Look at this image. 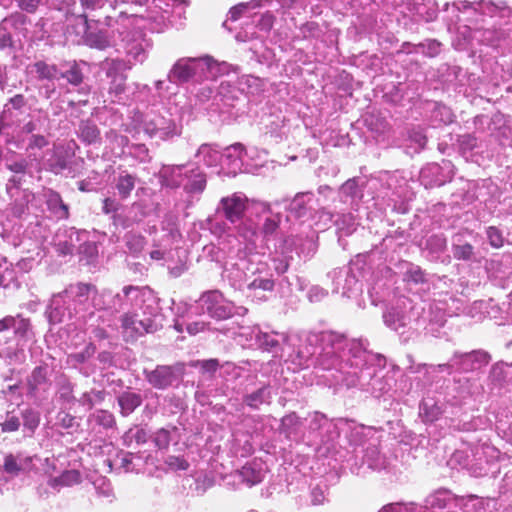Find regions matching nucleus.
<instances>
[{
  "label": "nucleus",
  "mask_w": 512,
  "mask_h": 512,
  "mask_svg": "<svg viewBox=\"0 0 512 512\" xmlns=\"http://www.w3.org/2000/svg\"><path fill=\"white\" fill-rule=\"evenodd\" d=\"M367 352L360 340L347 339L335 332L309 334L296 352L295 363L300 367L333 371L338 381L347 387L359 386L364 390H381L377 387V370L366 365Z\"/></svg>",
  "instance_id": "1"
},
{
  "label": "nucleus",
  "mask_w": 512,
  "mask_h": 512,
  "mask_svg": "<svg viewBox=\"0 0 512 512\" xmlns=\"http://www.w3.org/2000/svg\"><path fill=\"white\" fill-rule=\"evenodd\" d=\"M197 303L202 314H207L216 320L227 319L234 313L244 314L247 312L244 307H239V311H236V307L217 290L203 293Z\"/></svg>",
  "instance_id": "2"
},
{
  "label": "nucleus",
  "mask_w": 512,
  "mask_h": 512,
  "mask_svg": "<svg viewBox=\"0 0 512 512\" xmlns=\"http://www.w3.org/2000/svg\"><path fill=\"white\" fill-rule=\"evenodd\" d=\"M142 127L149 137H158L161 140H168L180 134V128L173 119L157 114L147 115Z\"/></svg>",
  "instance_id": "3"
},
{
  "label": "nucleus",
  "mask_w": 512,
  "mask_h": 512,
  "mask_svg": "<svg viewBox=\"0 0 512 512\" xmlns=\"http://www.w3.org/2000/svg\"><path fill=\"white\" fill-rule=\"evenodd\" d=\"M248 198L243 193H233L220 199L217 213H222L227 221L235 224L242 220L247 208Z\"/></svg>",
  "instance_id": "4"
},
{
  "label": "nucleus",
  "mask_w": 512,
  "mask_h": 512,
  "mask_svg": "<svg viewBox=\"0 0 512 512\" xmlns=\"http://www.w3.org/2000/svg\"><path fill=\"white\" fill-rule=\"evenodd\" d=\"M489 361V354L482 350H476L469 353L456 352L451 359V366H457L462 372H469L487 365ZM439 367L448 368L450 367V364H440Z\"/></svg>",
  "instance_id": "5"
},
{
  "label": "nucleus",
  "mask_w": 512,
  "mask_h": 512,
  "mask_svg": "<svg viewBox=\"0 0 512 512\" xmlns=\"http://www.w3.org/2000/svg\"><path fill=\"white\" fill-rule=\"evenodd\" d=\"M64 291L76 315L90 310L93 285L77 283L69 285Z\"/></svg>",
  "instance_id": "6"
},
{
  "label": "nucleus",
  "mask_w": 512,
  "mask_h": 512,
  "mask_svg": "<svg viewBox=\"0 0 512 512\" xmlns=\"http://www.w3.org/2000/svg\"><path fill=\"white\" fill-rule=\"evenodd\" d=\"M195 79H214L227 71L225 62L219 63L209 55L191 57Z\"/></svg>",
  "instance_id": "7"
},
{
  "label": "nucleus",
  "mask_w": 512,
  "mask_h": 512,
  "mask_svg": "<svg viewBox=\"0 0 512 512\" xmlns=\"http://www.w3.org/2000/svg\"><path fill=\"white\" fill-rule=\"evenodd\" d=\"M121 321L123 334L127 340H134L144 333H152L159 328V324L153 319L138 320L135 315L130 314L123 315Z\"/></svg>",
  "instance_id": "8"
},
{
  "label": "nucleus",
  "mask_w": 512,
  "mask_h": 512,
  "mask_svg": "<svg viewBox=\"0 0 512 512\" xmlns=\"http://www.w3.org/2000/svg\"><path fill=\"white\" fill-rule=\"evenodd\" d=\"M46 315L50 323L57 324L65 320V318H72L76 314L73 311L71 303L65 294V291L54 294L47 307Z\"/></svg>",
  "instance_id": "9"
},
{
  "label": "nucleus",
  "mask_w": 512,
  "mask_h": 512,
  "mask_svg": "<svg viewBox=\"0 0 512 512\" xmlns=\"http://www.w3.org/2000/svg\"><path fill=\"white\" fill-rule=\"evenodd\" d=\"M420 177L425 186H442L452 177V165L449 161H443V166L429 164L421 170Z\"/></svg>",
  "instance_id": "10"
},
{
  "label": "nucleus",
  "mask_w": 512,
  "mask_h": 512,
  "mask_svg": "<svg viewBox=\"0 0 512 512\" xmlns=\"http://www.w3.org/2000/svg\"><path fill=\"white\" fill-rule=\"evenodd\" d=\"M66 21L68 23L66 34L73 42L80 43L84 41L88 34V21L84 13H76L72 9L66 11Z\"/></svg>",
  "instance_id": "11"
},
{
  "label": "nucleus",
  "mask_w": 512,
  "mask_h": 512,
  "mask_svg": "<svg viewBox=\"0 0 512 512\" xmlns=\"http://www.w3.org/2000/svg\"><path fill=\"white\" fill-rule=\"evenodd\" d=\"M33 458L23 453L7 454L4 457L3 471L12 477L31 470Z\"/></svg>",
  "instance_id": "12"
},
{
  "label": "nucleus",
  "mask_w": 512,
  "mask_h": 512,
  "mask_svg": "<svg viewBox=\"0 0 512 512\" xmlns=\"http://www.w3.org/2000/svg\"><path fill=\"white\" fill-rule=\"evenodd\" d=\"M195 79V71L191 57L178 59L168 73V80L171 83H187Z\"/></svg>",
  "instance_id": "13"
},
{
  "label": "nucleus",
  "mask_w": 512,
  "mask_h": 512,
  "mask_svg": "<svg viewBox=\"0 0 512 512\" xmlns=\"http://www.w3.org/2000/svg\"><path fill=\"white\" fill-rule=\"evenodd\" d=\"M260 273L261 268L248 265L247 261L242 260L229 270L228 277L234 287L241 289L244 284H247L250 278Z\"/></svg>",
  "instance_id": "14"
},
{
  "label": "nucleus",
  "mask_w": 512,
  "mask_h": 512,
  "mask_svg": "<svg viewBox=\"0 0 512 512\" xmlns=\"http://www.w3.org/2000/svg\"><path fill=\"white\" fill-rule=\"evenodd\" d=\"M123 42H125L124 48L126 53L135 61L143 62L145 60L146 49L149 47V43L142 38L140 33L136 32L131 35L127 32Z\"/></svg>",
  "instance_id": "15"
},
{
  "label": "nucleus",
  "mask_w": 512,
  "mask_h": 512,
  "mask_svg": "<svg viewBox=\"0 0 512 512\" xmlns=\"http://www.w3.org/2000/svg\"><path fill=\"white\" fill-rule=\"evenodd\" d=\"M240 336H244L247 341L252 342L258 348L271 350L278 345L277 339L271 334L263 333L258 327L241 328Z\"/></svg>",
  "instance_id": "16"
},
{
  "label": "nucleus",
  "mask_w": 512,
  "mask_h": 512,
  "mask_svg": "<svg viewBox=\"0 0 512 512\" xmlns=\"http://www.w3.org/2000/svg\"><path fill=\"white\" fill-rule=\"evenodd\" d=\"M237 473L244 483L253 486L264 479L266 467L261 460H252L246 463Z\"/></svg>",
  "instance_id": "17"
},
{
  "label": "nucleus",
  "mask_w": 512,
  "mask_h": 512,
  "mask_svg": "<svg viewBox=\"0 0 512 512\" xmlns=\"http://www.w3.org/2000/svg\"><path fill=\"white\" fill-rule=\"evenodd\" d=\"M452 7L457 11H464L466 9H473L475 12H479L481 14L494 16L498 11L505 10L506 7L499 6L490 1H479V2H467V1H458L452 4Z\"/></svg>",
  "instance_id": "18"
},
{
  "label": "nucleus",
  "mask_w": 512,
  "mask_h": 512,
  "mask_svg": "<svg viewBox=\"0 0 512 512\" xmlns=\"http://www.w3.org/2000/svg\"><path fill=\"white\" fill-rule=\"evenodd\" d=\"M83 234L75 228L64 230L63 236L66 238L64 240L61 239V234H57L58 242L55 244L57 252L63 256L71 255Z\"/></svg>",
  "instance_id": "19"
},
{
  "label": "nucleus",
  "mask_w": 512,
  "mask_h": 512,
  "mask_svg": "<svg viewBox=\"0 0 512 512\" xmlns=\"http://www.w3.org/2000/svg\"><path fill=\"white\" fill-rule=\"evenodd\" d=\"M148 382L158 389H164L174 381V374L170 366H158L147 376Z\"/></svg>",
  "instance_id": "20"
},
{
  "label": "nucleus",
  "mask_w": 512,
  "mask_h": 512,
  "mask_svg": "<svg viewBox=\"0 0 512 512\" xmlns=\"http://www.w3.org/2000/svg\"><path fill=\"white\" fill-rule=\"evenodd\" d=\"M410 10L425 21H431L437 16V4L434 0H413Z\"/></svg>",
  "instance_id": "21"
},
{
  "label": "nucleus",
  "mask_w": 512,
  "mask_h": 512,
  "mask_svg": "<svg viewBox=\"0 0 512 512\" xmlns=\"http://www.w3.org/2000/svg\"><path fill=\"white\" fill-rule=\"evenodd\" d=\"M244 153V146L240 143H235L227 147L222 154V160L227 161L231 168V172L236 173L241 169L242 155Z\"/></svg>",
  "instance_id": "22"
},
{
  "label": "nucleus",
  "mask_w": 512,
  "mask_h": 512,
  "mask_svg": "<svg viewBox=\"0 0 512 512\" xmlns=\"http://www.w3.org/2000/svg\"><path fill=\"white\" fill-rule=\"evenodd\" d=\"M184 166H167L161 170V176L166 186L177 188L183 184L187 174L183 173Z\"/></svg>",
  "instance_id": "23"
},
{
  "label": "nucleus",
  "mask_w": 512,
  "mask_h": 512,
  "mask_svg": "<svg viewBox=\"0 0 512 512\" xmlns=\"http://www.w3.org/2000/svg\"><path fill=\"white\" fill-rule=\"evenodd\" d=\"M196 157L208 167H215L222 161V154L210 144H202L197 150Z\"/></svg>",
  "instance_id": "24"
},
{
  "label": "nucleus",
  "mask_w": 512,
  "mask_h": 512,
  "mask_svg": "<svg viewBox=\"0 0 512 512\" xmlns=\"http://www.w3.org/2000/svg\"><path fill=\"white\" fill-rule=\"evenodd\" d=\"M313 195L311 193H298L290 202L288 210L296 218H303L307 215Z\"/></svg>",
  "instance_id": "25"
},
{
  "label": "nucleus",
  "mask_w": 512,
  "mask_h": 512,
  "mask_svg": "<svg viewBox=\"0 0 512 512\" xmlns=\"http://www.w3.org/2000/svg\"><path fill=\"white\" fill-rule=\"evenodd\" d=\"M142 403L140 394L134 392H123L118 396V404L120 412L123 416H128Z\"/></svg>",
  "instance_id": "26"
},
{
  "label": "nucleus",
  "mask_w": 512,
  "mask_h": 512,
  "mask_svg": "<svg viewBox=\"0 0 512 512\" xmlns=\"http://www.w3.org/2000/svg\"><path fill=\"white\" fill-rule=\"evenodd\" d=\"M112 299V295L108 291L99 292L95 286H93V293L91 296V305L90 309L93 308L95 310H103L110 309L111 306L108 304V300ZM114 301H121L122 296L120 294H116L113 296Z\"/></svg>",
  "instance_id": "27"
},
{
  "label": "nucleus",
  "mask_w": 512,
  "mask_h": 512,
  "mask_svg": "<svg viewBox=\"0 0 512 512\" xmlns=\"http://www.w3.org/2000/svg\"><path fill=\"white\" fill-rule=\"evenodd\" d=\"M301 426L302 421L295 413L288 414L281 420V431L287 438L297 437L300 433Z\"/></svg>",
  "instance_id": "28"
},
{
  "label": "nucleus",
  "mask_w": 512,
  "mask_h": 512,
  "mask_svg": "<svg viewBox=\"0 0 512 512\" xmlns=\"http://www.w3.org/2000/svg\"><path fill=\"white\" fill-rule=\"evenodd\" d=\"M136 184V176L129 174L127 172H123L119 174L116 180V189L119 196L122 199H126L130 196L131 192L134 190Z\"/></svg>",
  "instance_id": "29"
},
{
  "label": "nucleus",
  "mask_w": 512,
  "mask_h": 512,
  "mask_svg": "<svg viewBox=\"0 0 512 512\" xmlns=\"http://www.w3.org/2000/svg\"><path fill=\"white\" fill-rule=\"evenodd\" d=\"M187 183L184 185V189L190 194L202 193L206 187V176L202 172L191 171L190 175H187Z\"/></svg>",
  "instance_id": "30"
},
{
  "label": "nucleus",
  "mask_w": 512,
  "mask_h": 512,
  "mask_svg": "<svg viewBox=\"0 0 512 512\" xmlns=\"http://www.w3.org/2000/svg\"><path fill=\"white\" fill-rule=\"evenodd\" d=\"M81 482V475L76 470H68L60 476L52 478L49 484L54 488L69 487Z\"/></svg>",
  "instance_id": "31"
},
{
  "label": "nucleus",
  "mask_w": 512,
  "mask_h": 512,
  "mask_svg": "<svg viewBox=\"0 0 512 512\" xmlns=\"http://www.w3.org/2000/svg\"><path fill=\"white\" fill-rule=\"evenodd\" d=\"M385 324L396 332L407 326V318L397 309H391L383 316Z\"/></svg>",
  "instance_id": "32"
},
{
  "label": "nucleus",
  "mask_w": 512,
  "mask_h": 512,
  "mask_svg": "<svg viewBox=\"0 0 512 512\" xmlns=\"http://www.w3.org/2000/svg\"><path fill=\"white\" fill-rule=\"evenodd\" d=\"M340 194L342 201L344 202H347L348 200L354 201L355 199H360L363 196L356 178L347 180L340 187Z\"/></svg>",
  "instance_id": "33"
},
{
  "label": "nucleus",
  "mask_w": 512,
  "mask_h": 512,
  "mask_svg": "<svg viewBox=\"0 0 512 512\" xmlns=\"http://www.w3.org/2000/svg\"><path fill=\"white\" fill-rule=\"evenodd\" d=\"M334 276L336 278V287H335L336 292L339 291V286L341 284L343 277L345 276V279H344L345 283L342 287L343 295L349 296V293L351 291L355 290L356 286L358 285V281L356 280V278L353 275H349L348 271H344V270L335 271Z\"/></svg>",
  "instance_id": "34"
},
{
  "label": "nucleus",
  "mask_w": 512,
  "mask_h": 512,
  "mask_svg": "<svg viewBox=\"0 0 512 512\" xmlns=\"http://www.w3.org/2000/svg\"><path fill=\"white\" fill-rule=\"evenodd\" d=\"M14 335L20 339L27 340L32 331L31 322L28 318H24L21 314L13 316Z\"/></svg>",
  "instance_id": "35"
},
{
  "label": "nucleus",
  "mask_w": 512,
  "mask_h": 512,
  "mask_svg": "<svg viewBox=\"0 0 512 512\" xmlns=\"http://www.w3.org/2000/svg\"><path fill=\"white\" fill-rule=\"evenodd\" d=\"M31 73H36L41 80H53L58 78V70L55 65H49L43 61H38L31 66Z\"/></svg>",
  "instance_id": "36"
},
{
  "label": "nucleus",
  "mask_w": 512,
  "mask_h": 512,
  "mask_svg": "<svg viewBox=\"0 0 512 512\" xmlns=\"http://www.w3.org/2000/svg\"><path fill=\"white\" fill-rule=\"evenodd\" d=\"M107 75L111 77L109 93L115 97L120 96L125 91L126 76L122 73H113L109 69Z\"/></svg>",
  "instance_id": "37"
},
{
  "label": "nucleus",
  "mask_w": 512,
  "mask_h": 512,
  "mask_svg": "<svg viewBox=\"0 0 512 512\" xmlns=\"http://www.w3.org/2000/svg\"><path fill=\"white\" fill-rule=\"evenodd\" d=\"M80 137L88 144L99 140L100 132L97 126L91 122H82L79 128Z\"/></svg>",
  "instance_id": "38"
},
{
  "label": "nucleus",
  "mask_w": 512,
  "mask_h": 512,
  "mask_svg": "<svg viewBox=\"0 0 512 512\" xmlns=\"http://www.w3.org/2000/svg\"><path fill=\"white\" fill-rule=\"evenodd\" d=\"M247 288L251 291H272L274 289V280L269 277H261L255 274L250 280L247 282Z\"/></svg>",
  "instance_id": "39"
},
{
  "label": "nucleus",
  "mask_w": 512,
  "mask_h": 512,
  "mask_svg": "<svg viewBox=\"0 0 512 512\" xmlns=\"http://www.w3.org/2000/svg\"><path fill=\"white\" fill-rule=\"evenodd\" d=\"M266 1L267 0H251L249 2L239 3L230 9L229 17L231 20L236 21L241 17L243 13H245L249 9L261 7L263 5V2Z\"/></svg>",
  "instance_id": "40"
},
{
  "label": "nucleus",
  "mask_w": 512,
  "mask_h": 512,
  "mask_svg": "<svg viewBox=\"0 0 512 512\" xmlns=\"http://www.w3.org/2000/svg\"><path fill=\"white\" fill-rule=\"evenodd\" d=\"M269 398H270V392H269L268 388L262 387V388L258 389L257 391L245 396L244 402L252 408H257L262 403L267 402L269 400Z\"/></svg>",
  "instance_id": "41"
},
{
  "label": "nucleus",
  "mask_w": 512,
  "mask_h": 512,
  "mask_svg": "<svg viewBox=\"0 0 512 512\" xmlns=\"http://www.w3.org/2000/svg\"><path fill=\"white\" fill-rule=\"evenodd\" d=\"M90 421H94L104 428H112L115 425L114 415L107 410H97L89 417Z\"/></svg>",
  "instance_id": "42"
},
{
  "label": "nucleus",
  "mask_w": 512,
  "mask_h": 512,
  "mask_svg": "<svg viewBox=\"0 0 512 512\" xmlns=\"http://www.w3.org/2000/svg\"><path fill=\"white\" fill-rule=\"evenodd\" d=\"M15 278V271L12 266L8 264L5 257L0 256V286H8Z\"/></svg>",
  "instance_id": "43"
},
{
  "label": "nucleus",
  "mask_w": 512,
  "mask_h": 512,
  "mask_svg": "<svg viewBox=\"0 0 512 512\" xmlns=\"http://www.w3.org/2000/svg\"><path fill=\"white\" fill-rule=\"evenodd\" d=\"M147 438L148 434L142 428L130 429L123 436V440L126 445H131L133 442L143 444L147 441Z\"/></svg>",
  "instance_id": "44"
},
{
  "label": "nucleus",
  "mask_w": 512,
  "mask_h": 512,
  "mask_svg": "<svg viewBox=\"0 0 512 512\" xmlns=\"http://www.w3.org/2000/svg\"><path fill=\"white\" fill-rule=\"evenodd\" d=\"M84 42L90 47L97 49H105L109 46V42L103 32L92 33L88 32Z\"/></svg>",
  "instance_id": "45"
},
{
  "label": "nucleus",
  "mask_w": 512,
  "mask_h": 512,
  "mask_svg": "<svg viewBox=\"0 0 512 512\" xmlns=\"http://www.w3.org/2000/svg\"><path fill=\"white\" fill-rule=\"evenodd\" d=\"M95 353V347L89 343L81 352L71 353L68 355V363L73 365L86 362Z\"/></svg>",
  "instance_id": "46"
},
{
  "label": "nucleus",
  "mask_w": 512,
  "mask_h": 512,
  "mask_svg": "<svg viewBox=\"0 0 512 512\" xmlns=\"http://www.w3.org/2000/svg\"><path fill=\"white\" fill-rule=\"evenodd\" d=\"M49 207L59 218L68 217V206L65 205L58 194H53L48 200Z\"/></svg>",
  "instance_id": "47"
},
{
  "label": "nucleus",
  "mask_w": 512,
  "mask_h": 512,
  "mask_svg": "<svg viewBox=\"0 0 512 512\" xmlns=\"http://www.w3.org/2000/svg\"><path fill=\"white\" fill-rule=\"evenodd\" d=\"M441 44L436 40H427L426 42L418 44L417 50H420L423 54L434 57L439 54Z\"/></svg>",
  "instance_id": "48"
},
{
  "label": "nucleus",
  "mask_w": 512,
  "mask_h": 512,
  "mask_svg": "<svg viewBox=\"0 0 512 512\" xmlns=\"http://www.w3.org/2000/svg\"><path fill=\"white\" fill-rule=\"evenodd\" d=\"M453 256L458 260H470L473 256V246L465 243L462 245H453Z\"/></svg>",
  "instance_id": "49"
},
{
  "label": "nucleus",
  "mask_w": 512,
  "mask_h": 512,
  "mask_svg": "<svg viewBox=\"0 0 512 512\" xmlns=\"http://www.w3.org/2000/svg\"><path fill=\"white\" fill-rule=\"evenodd\" d=\"M280 224V215L269 216L262 225V232L265 236L272 235L276 232Z\"/></svg>",
  "instance_id": "50"
},
{
  "label": "nucleus",
  "mask_w": 512,
  "mask_h": 512,
  "mask_svg": "<svg viewBox=\"0 0 512 512\" xmlns=\"http://www.w3.org/2000/svg\"><path fill=\"white\" fill-rule=\"evenodd\" d=\"M416 504L414 503H392L384 506L379 512H410L414 510Z\"/></svg>",
  "instance_id": "51"
},
{
  "label": "nucleus",
  "mask_w": 512,
  "mask_h": 512,
  "mask_svg": "<svg viewBox=\"0 0 512 512\" xmlns=\"http://www.w3.org/2000/svg\"><path fill=\"white\" fill-rule=\"evenodd\" d=\"M194 367H200L203 373L213 374L219 368V362L217 359H209L203 361H196L193 364Z\"/></svg>",
  "instance_id": "52"
},
{
  "label": "nucleus",
  "mask_w": 512,
  "mask_h": 512,
  "mask_svg": "<svg viewBox=\"0 0 512 512\" xmlns=\"http://www.w3.org/2000/svg\"><path fill=\"white\" fill-rule=\"evenodd\" d=\"M23 419L24 427L28 428L30 431H34L39 425V415L33 410H25L23 412Z\"/></svg>",
  "instance_id": "53"
},
{
  "label": "nucleus",
  "mask_w": 512,
  "mask_h": 512,
  "mask_svg": "<svg viewBox=\"0 0 512 512\" xmlns=\"http://www.w3.org/2000/svg\"><path fill=\"white\" fill-rule=\"evenodd\" d=\"M170 432L166 429H160L155 433L154 442L159 449H165L170 443Z\"/></svg>",
  "instance_id": "54"
},
{
  "label": "nucleus",
  "mask_w": 512,
  "mask_h": 512,
  "mask_svg": "<svg viewBox=\"0 0 512 512\" xmlns=\"http://www.w3.org/2000/svg\"><path fill=\"white\" fill-rule=\"evenodd\" d=\"M131 155L140 162H146L149 159L148 149L144 144H133L130 150Z\"/></svg>",
  "instance_id": "55"
},
{
  "label": "nucleus",
  "mask_w": 512,
  "mask_h": 512,
  "mask_svg": "<svg viewBox=\"0 0 512 512\" xmlns=\"http://www.w3.org/2000/svg\"><path fill=\"white\" fill-rule=\"evenodd\" d=\"M409 140L416 145V150H420L425 147L427 138L422 130L417 129L409 132Z\"/></svg>",
  "instance_id": "56"
},
{
  "label": "nucleus",
  "mask_w": 512,
  "mask_h": 512,
  "mask_svg": "<svg viewBox=\"0 0 512 512\" xmlns=\"http://www.w3.org/2000/svg\"><path fill=\"white\" fill-rule=\"evenodd\" d=\"M67 81L75 86L79 85L83 80V75L77 66L71 67L65 74H61Z\"/></svg>",
  "instance_id": "57"
},
{
  "label": "nucleus",
  "mask_w": 512,
  "mask_h": 512,
  "mask_svg": "<svg viewBox=\"0 0 512 512\" xmlns=\"http://www.w3.org/2000/svg\"><path fill=\"white\" fill-rule=\"evenodd\" d=\"M127 246L133 253H138L143 249L144 238L142 236L130 235L127 238Z\"/></svg>",
  "instance_id": "58"
},
{
  "label": "nucleus",
  "mask_w": 512,
  "mask_h": 512,
  "mask_svg": "<svg viewBox=\"0 0 512 512\" xmlns=\"http://www.w3.org/2000/svg\"><path fill=\"white\" fill-rule=\"evenodd\" d=\"M487 236L489 239L490 244L495 247L499 248L503 245V238L498 229L495 227H489L487 229Z\"/></svg>",
  "instance_id": "59"
},
{
  "label": "nucleus",
  "mask_w": 512,
  "mask_h": 512,
  "mask_svg": "<svg viewBox=\"0 0 512 512\" xmlns=\"http://www.w3.org/2000/svg\"><path fill=\"white\" fill-rule=\"evenodd\" d=\"M166 464L174 470H186L188 468L186 460L175 456H169L166 459Z\"/></svg>",
  "instance_id": "60"
},
{
  "label": "nucleus",
  "mask_w": 512,
  "mask_h": 512,
  "mask_svg": "<svg viewBox=\"0 0 512 512\" xmlns=\"http://www.w3.org/2000/svg\"><path fill=\"white\" fill-rule=\"evenodd\" d=\"M3 432H14L17 431L20 427V421L17 417L11 416L8 417L5 422L1 424Z\"/></svg>",
  "instance_id": "61"
},
{
  "label": "nucleus",
  "mask_w": 512,
  "mask_h": 512,
  "mask_svg": "<svg viewBox=\"0 0 512 512\" xmlns=\"http://www.w3.org/2000/svg\"><path fill=\"white\" fill-rule=\"evenodd\" d=\"M318 214L320 220L319 222H316V225H319L320 229L322 230L330 227L331 223L333 222V215L325 210H320Z\"/></svg>",
  "instance_id": "62"
},
{
  "label": "nucleus",
  "mask_w": 512,
  "mask_h": 512,
  "mask_svg": "<svg viewBox=\"0 0 512 512\" xmlns=\"http://www.w3.org/2000/svg\"><path fill=\"white\" fill-rule=\"evenodd\" d=\"M237 231L243 238L247 240H251L255 235V228L252 225L247 224L246 222H242L237 227Z\"/></svg>",
  "instance_id": "63"
},
{
  "label": "nucleus",
  "mask_w": 512,
  "mask_h": 512,
  "mask_svg": "<svg viewBox=\"0 0 512 512\" xmlns=\"http://www.w3.org/2000/svg\"><path fill=\"white\" fill-rule=\"evenodd\" d=\"M41 3L42 0H19V7L28 13H33Z\"/></svg>",
  "instance_id": "64"
}]
</instances>
